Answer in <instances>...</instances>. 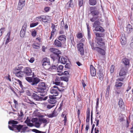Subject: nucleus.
<instances>
[{
	"mask_svg": "<svg viewBox=\"0 0 133 133\" xmlns=\"http://www.w3.org/2000/svg\"><path fill=\"white\" fill-rule=\"evenodd\" d=\"M23 68L22 66L19 65L13 69L12 70V72L13 74H15V76L17 77H22L25 74L24 71H21Z\"/></svg>",
	"mask_w": 133,
	"mask_h": 133,
	"instance_id": "nucleus-1",
	"label": "nucleus"
},
{
	"mask_svg": "<svg viewBox=\"0 0 133 133\" xmlns=\"http://www.w3.org/2000/svg\"><path fill=\"white\" fill-rule=\"evenodd\" d=\"M90 13L92 15L98 18H101L102 15L97 9L96 7L94 6L90 7Z\"/></svg>",
	"mask_w": 133,
	"mask_h": 133,
	"instance_id": "nucleus-2",
	"label": "nucleus"
},
{
	"mask_svg": "<svg viewBox=\"0 0 133 133\" xmlns=\"http://www.w3.org/2000/svg\"><path fill=\"white\" fill-rule=\"evenodd\" d=\"M125 68H122L120 70L119 74V77L117 80L122 81L125 78L127 73L126 70Z\"/></svg>",
	"mask_w": 133,
	"mask_h": 133,
	"instance_id": "nucleus-3",
	"label": "nucleus"
},
{
	"mask_svg": "<svg viewBox=\"0 0 133 133\" xmlns=\"http://www.w3.org/2000/svg\"><path fill=\"white\" fill-rule=\"evenodd\" d=\"M61 91V90H59L58 87L56 85L54 86L52 88H51L50 90L51 93V94H54L52 95L54 96H56L58 95L59 92Z\"/></svg>",
	"mask_w": 133,
	"mask_h": 133,
	"instance_id": "nucleus-4",
	"label": "nucleus"
},
{
	"mask_svg": "<svg viewBox=\"0 0 133 133\" xmlns=\"http://www.w3.org/2000/svg\"><path fill=\"white\" fill-rule=\"evenodd\" d=\"M42 65L46 69V67H50V62L49 59L45 57L43 58L42 61Z\"/></svg>",
	"mask_w": 133,
	"mask_h": 133,
	"instance_id": "nucleus-5",
	"label": "nucleus"
},
{
	"mask_svg": "<svg viewBox=\"0 0 133 133\" xmlns=\"http://www.w3.org/2000/svg\"><path fill=\"white\" fill-rule=\"evenodd\" d=\"M50 18V16H48L42 15L37 17L36 19L37 20H39L40 21H42L44 22H47L49 21Z\"/></svg>",
	"mask_w": 133,
	"mask_h": 133,
	"instance_id": "nucleus-6",
	"label": "nucleus"
},
{
	"mask_svg": "<svg viewBox=\"0 0 133 133\" xmlns=\"http://www.w3.org/2000/svg\"><path fill=\"white\" fill-rule=\"evenodd\" d=\"M98 108H96V117L95 120L96 122V126H98L99 124V120L101 119V115L99 114L101 113V111H99L97 109Z\"/></svg>",
	"mask_w": 133,
	"mask_h": 133,
	"instance_id": "nucleus-7",
	"label": "nucleus"
},
{
	"mask_svg": "<svg viewBox=\"0 0 133 133\" xmlns=\"http://www.w3.org/2000/svg\"><path fill=\"white\" fill-rule=\"evenodd\" d=\"M56 96L50 95L49 96V99L48 100L49 103L51 104H54L57 102Z\"/></svg>",
	"mask_w": 133,
	"mask_h": 133,
	"instance_id": "nucleus-8",
	"label": "nucleus"
},
{
	"mask_svg": "<svg viewBox=\"0 0 133 133\" xmlns=\"http://www.w3.org/2000/svg\"><path fill=\"white\" fill-rule=\"evenodd\" d=\"M41 96H43V95L41 94V93L37 94L34 93L32 95V97L34 100L38 101L41 100L42 99V98L40 97Z\"/></svg>",
	"mask_w": 133,
	"mask_h": 133,
	"instance_id": "nucleus-9",
	"label": "nucleus"
},
{
	"mask_svg": "<svg viewBox=\"0 0 133 133\" xmlns=\"http://www.w3.org/2000/svg\"><path fill=\"white\" fill-rule=\"evenodd\" d=\"M46 85L45 83L41 82L39 83L37 88L38 89H40L41 90H44L46 89Z\"/></svg>",
	"mask_w": 133,
	"mask_h": 133,
	"instance_id": "nucleus-10",
	"label": "nucleus"
},
{
	"mask_svg": "<svg viewBox=\"0 0 133 133\" xmlns=\"http://www.w3.org/2000/svg\"><path fill=\"white\" fill-rule=\"evenodd\" d=\"M105 48H104V49H103L98 47H96L95 49V50L97 51L98 53L102 55H104L105 54Z\"/></svg>",
	"mask_w": 133,
	"mask_h": 133,
	"instance_id": "nucleus-11",
	"label": "nucleus"
},
{
	"mask_svg": "<svg viewBox=\"0 0 133 133\" xmlns=\"http://www.w3.org/2000/svg\"><path fill=\"white\" fill-rule=\"evenodd\" d=\"M60 78L58 77H56L55 81L54 82V84L56 85H59L61 86H62L63 85V83L61 82L60 81Z\"/></svg>",
	"mask_w": 133,
	"mask_h": 133,
	"instance_id": "nucleus-12",
	"label": "nucleus"
},
{
	"mask_svg": "<svg viewBox=\"0 0 133 133\" xmlns=\"http://www.w3.org/2000/svg\"><path fill=\"white\" fill-rule=\"evenodd\" d=\"M90 70L91 75L93 76H95L96 74V70L92 65H90Z\"/></svg>",
	"mask_w": 133,
	"mask_h": 133,
	"instance_id": "nucleus-13",
	"label": "nucleus"
},
{
	"mask_svg": "<svg viewBox=\"0 0 133 133\" xmlns=\"http://www.w3.org/2000/svg\"><path fill=\"white\" fill-rule=\"evenodd\" d=\"M50 56L54 61L57 59L58 61L61 58V56L59 54H51L50 55Z\"/></svg>",
	"mask_w": 133,
	"mask_h": 133,
	"instance_id": "nucleus-14",
	"label": "nucleus"
},
{
	"mask_svg": "<svg viewBox=\"0 0 133 133\" xmlns=\"http://www.w3.org/2000/svg\"><path fill=\"white\" fill-rule=\"evenodd\" d=\"M50 51L53 52V54H61V51L58 49L55 48H51L49 49Z\"/></svg>",
	"mask_w": 133,
	"mask_h": 133,
	"instance_id": "nucleus-15",
	"label": "nucleus"
},
{
	"mask_svg": "<svg viewBox=\"0 0 133 133\" xmlns=\"http://www.w3.org/2000/svg\"><path fill=\"white\" fill-rule=\"evenodd\" d=\"M103 72V70L100 69L97 73V75L99 77V79L101 81H102L103 79L104 75Z\"/></svg>",
	"mask_w": 133,
	"mask_h": 133,
	"instance_id": "nucleus-16",
	"label": "nucleus"
},
{
	"mask_svg": "<svg viewBox=\"0 0 133 133\" xmlns=\"http://www.w3.org/2000/svg\"><path fill=\"white\" fill-rule=\"evenodd\" d=\"M62 42L59 41L58 40L56 39L54 41V44L56 47H61L62 45Z\"/></svg>",
	"mask_w": 133,
	"mask_h": 133,
	"instance_id": "nucleus-17",
	"label": "nucleus"
},
{
	"mask_svg": "<svg viewBox=\"0 0 133 133\" xmlns=\"http://www.w3.org/2000/svg\"><path fill=\"white\" fill-rule=\"evenodd\" d=\"M14 79L16 81H17L19 83V85L22 88V90L21 91H19V95H21L22 93H23L24 92V91L23 90V85L22 84V82L21 81L19 80V79H17L15 78H14Z\"/></svg>",
	"mask_w": 133,
	"mask_h": 133,
	"instance_id": "nucleus-18",
	"label": "nucleus"
},
{
	"mask_svg": "<svg viewBox=\"0 0 133 133\" xmlns=\"http://www.w3.org/2000/svg\"><path fill=\"white\" fill-rule=\"evenodd\" d=\"M40 81V79L37 77L33 78L32 83L31 84L32 85H35L38 84Z\"/></svg>",
	"mask_w": 133,
	"mask_h": 133,
	"instance_id": "nucleus-19",
	"label": "nucleus"
},
{
	"mask_svg": "<svg viewBox=\"0 0 133 133\" xmlns=\"http://www.w3.org/2000/svg\"><path fill=\"white\" fill-rule=\"evenodd\" d=\"M118 105L119 107L121 109H124L125 106L124 103L122 99H120L118 102Z\"/></svg>",
	"mask_w": 133,
	"mask_h": 133,
	"instance_id": "nucleus-20",
	"label": "nucleus"
},
{
	"mask_svg": "<svg viewBox=\"0 0 133 133\" xmlns=\"http://www.w3.org/2000/svg\"><path fill=\"white\" fill-rule=\"evenodd\" d=\"M95 33L96 35V40H101L102 38H101L103 36V34L102 33L99 34L98 32H95Z\"/></svg>",
	"mask_w": 133,
	"mask_h": 133,
	"instance_id": "nucleus-21",
	"label": "nucleus"
},
{
	"mask_svg": "<svg viewBox=\"0 0 133 133\" xmlns=\"http://www.w3.org/2000/svg\"><path fill=\"white\" fill-rule=\"evenodd\" d=\"M58 115L57 112L54 110L52 114H50L48 115V117L49 118H52L53 117L56 116Z\"/></svg>",
	"mask_w": 133,
	"mask_h": 133,
	"instance_id": "nucleus-22",
	"label": "nucleus"
},
{
	"mask_svg": "<svg viewBox=\"0 0 133 133\" xmlns=\"http://www.w3.org/2000/svg\"><path fill=\"white\" fill-rule=\"evenodd\" d=\"M25 27L24 25L23 26L22 30L20 31V35L21 37H24L25 36Z\"/></svg>",
	"mask_w": 133,
	"mask_h": 133,
	"instance_id": "nucleus-23",
	"label": "nucleus"
},
{
	"mask_svg": "<svg viewBox=\"0 0 133 133\" xmlns=\"http://www.w3.org/2000/svg\"><path fill=\"white\" fill-rule=\"evenodd\" d=\"M57 65H52L50 67H46V69L49 70L50 71L52 70L53 69H56L57 68Z\"/></svg>",
	"mask_w": 133,
	"mask_h": 133,
	"instance_id": "nucleus-24",
	"label": "nucleus"
},
{
	"mask_svg": "<svg viewBox=\"0 0 133 133\" xmlns=\"http://www.w3.org/2000/svg\"><path fill=\"white\" fill-rule=\"evenodd\" d=\"M32 71L30 68L26 67L25 68V75H31Z\"/></svg>",
	"mask_w": 133,
	"mask_h": 133,
	"instance_id": "nucleus-25",
	"label": "nucleus"
},
{
	"mask_svg": "<svg viewBox=\"0 0 133 133\" xmlns=\"http://www.w3.org/2000/svg\"><path fill=\"white\" fill-rule=\"evenodd\" d=\"M93 31H99L102 32L104 31V30L101 26H99L95 28V29H94Z\"/></svg>",
	"mask_w": 133,
	"mask_h": 133,
	"instance_id": "nucleus-26",
	"label": "nucleus"
},
{
	"mask_svg": "<svg viewBox=\"0 0 133 133\" xmlns=\"http://www.w3.org/2000/svg\"><path fill=\"white\" fill-rule=\"evenodd\" d=\"M58 39L60 41L62 42H64L66 40V36L64 35H61L59 37Z\"/></svg>",
	"mask_w": 133,
	"mask_h": 133,
	"instance_id": "nucleus-27",
	"label": "nucleus"
},
{
	"mask_svg": "<svg viewBox=\"0 0 133 133\" xmlns=\"http://www.w3.org/2000/svg\"><path fill=\"white\" fill-rule=\"evenodd\" d=\"M86 24L88 30V39H90L91 38V34L90 31V26L89 24H88V23H87Z\"/></svg>",
	"mask_w": 133,
	"mask_h": 133,
	"instance_id": "nucleus-28",
	"label": "nucleus"
},
{
	"mask_svg": "<svg viewBox=\"0 0 133 133\" xmlns=\"http://www.w3.org/2000/svg\"><path fill=\"white\" fill-rule=\"evenodd\" d=\"M122 62L126 66L129 65V59L126 58H124L123 59Z\"/></svg>",
	"mask_w": 133,
	"mask_h": 133,
	"instance_id": "nucleus-29",
	"label": "nucleus"
},
{
	"mask_svg": "<svg viewBox=\"0 0 133 133\" xmlns=\"http://www.w3.org/2000/svg\"><path fill=\"white\" fill-rule=\"evenodd\" d=\"M30 120L27 117L26 119L25 120V123L27 124V125L29 127H32L34 126L33 124L30 122Z\"/></svg>",
	"mask_w": 133,
	"mask_h": 133,
	"instance_id": "nucleus-30",
	"label": "nucleus"
},
{
	"mask_svg": "<svg viewBox=\"0 0 133 133\" xmlns=\"http://www.w3.org/2000/svg\"><path fill=\"white\" fill-rule=\"evenodd\" d=\"M121 42L123 45H125L126 43V39L125 37L122 36L120 40Z\"/></svg>",
	"mask_w": 133,
	"mask_h": 133,
	"instance_id": "nucleus-31",
	"label": "nucleus"
},
{
	"mask_svg": "<svg viewBox=\"0 0 133 133\" xmlns=\"http://www.w3.org/2000/svg\"><path fill=\"white\" fill-rule=\"evenodd\" d=\"M25 3L19 2L18 3V9L19 10H20L22 9L23 7L24 6Z\"/></svg>",
	"mask_w": 133,
	"mask_h": 133,
	"instance_id": "nucleus-32",
	"label": "nucleus"
},
{
	"mask_svg": "<svg viewBox=\"0 0 133 133\" xmlns=\"http://www.w3.org/2000/svg\"><path fill=\"white\" fill-rule=\"evenodd\" d=\"M90 112L89 110H88L87 111L86 122H89L90 120Z\"/></svg>",
	"mask_w": 133,
	"mask_h": 133,
	"instance_id": "nucleus-33",
	"label": "nucleus"
},
{
	"mask_svg": "<svg viewBox=\"0 0 133 133\" xmlns=\"http://www.w3.org/2000/svg\"><path fill=\"white\" fill-rule=\"evenodd\" d=\"M99 26H100V23L99 21H95L94 23L93 27L95 28Z\"/></svg>",
	"mask_w": 133,
	"mask_h": 133,
	"instance_id": "nucleus-34",
	"label": "nucleus"
},
{
	"mask_svg": "<svg viewBox=\"0 0 133 133\" xmlns=\"http://www.w3.org/2000/svg\"><path fill=\"white\" fill-rule=\"evenodd\" d=\"M23 125H15V128H16L18 130V131L19 132L23 127Z\"/></svg>",
	"mask_w": 133,
	"mask_h": 133,
	"instance_id": "nucleus-35",
	"label": "nucleus"
},
{
	"mask_svg": "<svg viewBox=\"0 0 133 133\" xmlns=\"http://www.w3.org/2000/svg\"><path fill=\"white\" fill-rule=\"evenodd\" d=\"M63 66L61 65H59L57 68V71L58 72H61L62 71Z\"/></svg>",
	"mask_w": 133,
	"mask_h": 133,
	"instance_id": "nucleus-36",
	"label": "nucleus"
},
{
	"mask_svg": "<svg viewBox=\"0 0 133 133\" xmlns=\"http://www.w3.org/2000/svg\"><path fill=\"white\" fill-rule=\"evenodd\" d=\"M97 43L99 45L103 46L104 45V43L103 42V39L102 38L101 40H97Z\"/></svg>",
	"mask_w": 133,
	"mask_h": 133,
	"instance_id": "nucleus-37",
	"label": "nucleus"
},
{
	"mask_svg": "<svg viewBox=\"0 0 133 133\" xmlns=\"http://www.w3.org/2000/svg\"><path fill=\"white\" fill-rule=\"evenodd\" d=\"M72 0H70L66 4V6L67 8H69L71 7L73 5Z\"/></svg>",
	"mask_w": 133,
	"mask_h": 133,
	"instance_id": "nucleus-38",
	"label": "nucleus"
},
{
	"mask_svg": "<svg viewBox=\"0 0 133 133\" xmlns=\"http://www.w3.org/2000/svg\"><path fill=\"white\" fill-rule=\"evenodd\" d=\"M61 63L65 64L67 62V59L64 57H62L61 59Z\"/></svg>",
	"mask_w": 133,
	"mask_h": 133,
	"instance_id": "nucleus-39",
	"label": "nucleus"
},
{
	"mask_svg": "<svg viewBox=\"0 0 133 133\" xmlns=\"http://www.w3.org/2000/svg\"><path fill=\"white\" fill-rule=\"evenodd\" d=\"M89 3L90 5H94L97 3L96 0H89Z\"/></svg>",
	"mask_w": 133,
	"mask_h": 133,
	"instance_id": "nucleus-40",
	"label": "nucleus"
},
{
	"mask_svg": "<svg viewBox=\"0 0 133 133\" xmlns=\"http://www.w3.org/2000/svg\"><path fill=\"white\" fill-rule=\"evenodd\" d=\"M32 79L33 77H25V79L31 84L32 83Z\"/></svg>",
	"mask_w": 133,
	"mask_h": 133,
	"instance_id": "nucleus-41",
	"label": "nucleus"
},
{
	"mask_svg": "<svg viewBox=\"0 0 133 133\" xmlns=\"http://www.w3.org/2000/svg\"><path fill=\"white\" fill-rule=\"evenodd\" d=\"M8 123L9 124H12V125L16 124L18 123L17 121L14 120H11Z\"/></svg>",
	"mask_w": 133,
	"mask_h": 133,
	"instance_id": "nucleus-42",
	"label": "nucleus"
},
{
	"mask_svg": "<svg viewBox=\"0 0 133 133\" xmlns=\"http://www.w3.org/2000/svg\"><path fill=\"white\" fill-rule=\"evenodd\" d=\"M77 49L80 52V54L81 55H84V50L83 48H81Z\"/></svg>",
	"mask_w": 133,
	"mask_h": 133,
	"instance_id": "nucleus-43",
	"label": "nucleus"
},
{
	"mask_svg": "<svg viewBox=\"0 0 133 133\" xmlns=\"http://www.w3.org/2000/svg\"><path fill=\"white\" fill-rule=\"evenodd\" d=\"M122 85V83L117 82H116L115 86L116 87H121Z\"/></svg>",
	"mask_w": 133,
	"mask_h": 133,
	"instance_id": "nucleus-44",
	"label": "nucleus"
},
{
	"mask_svg": "<svg viewBox=\"0 0 133 133\" xmlns=\"http://www.w3.org/2000/svg\"><path fill=\"white\" fill-rule=\"evenodd\" d=\"M60 79L62 81H64L66 82H67L68 81V78L65 76H62L60 77Z\"/></svg>",
	"mask_w": 133,
	"mask_h": 133,
	"instance_id": "nucleus-45",
	"label": "nucleus"
},
{
	"mask_svg": "<svg viewBox=\"0 0 133 133\" xmlns=\"http://www.w3.org/2000/svg\"><path fill=\"white\" fill-rule=\"evenodd\" d=\"M127 30H129L130 32V31H132V26L130 24H128L127 25Z\"/></svg>",
	"mask_w": 133,
	"mask_h": 133,
	"instance_id": "nucleus-46",
	"label": "nucleus"
},
{
	"mask_svg": "<svg viewBox=\"0 0 133 133\" xmlns=\"http://www.w3.org/2000/svg\"><path fill=\"white\" fill-rule=\"evenodd\" d=\"M84 44L82 43H80L77 44V49H79V48H83Z\"/></svg>",
	"mask_w": 133,
	"mask_h": 133,
	"instance_id": "nucleus-47",
	"label": "nucleus"
},
{
	"mask_svg": "<svg viewBox=\"0 0 133 133\" xmlns=\"http://www.w3.org/2000/svg\"><path fill=\"white\" fill-rule=\"evenodd\" d=\"M32 131L33 132H35L36 133H45V132H43L42 131H39L36 129H33L32 130Z\"/></svg>",
	"mask_w": 133,
	"mask_h": 133,
	"instance_id": "nucleus-48",
	"label": "nucleus"
},
{
	"mask_svg": "<svg viewBox=\"0 0 133 133\" xmlns=\"http://www.w3.org/2000/svg\"><path fill=\"white\" fill-rule=\"evenodd\" d=\"M115 66L112 65H111L110 68V71L111 73H113L114 70Z\"/></svg>",
	"mask_w": 133,
	"mask_h": 133,
	"instance_id": "nucleus-49",
	"label": "nucleus"
},
{
	"mask_svg": "<svg viewBox=\"0 0 133 133\" xmlns=\"http://www.w3.org/2000/svg\"><path fill=\"white\" fill-rule=\"evenodd\" d=\"M41 124L38 121H36L35 122V126L37 128H39L41 125Z\"/></svg>",
	"mask_w": 133,
	"mask_h": 133,
	"instance_id": "nucleus-50",
	"label": "nucleus"
},
{
	"mask_svg": "<svg viewBox=\"0 0 133 133\" xmlns=\"http://www.w3.org/2000/svg\"><path fill=\"white\" fill-rule=\"evenodd\" d=\"M38 22H37L36 23H32L30 24V26L31 28L34 27L38 24Z\"/></svg>",
	"mask_w": 133,
	"mask_h": 133,
	"instance_id": "nucleus-51",
	"label": "nucleus"
},
{
	"mask_svg": "<svg viewBox=\"0 0 133 133\" xmlns=\"http://www.w3.org/2000/svg\"><path fill=\"white\" fill-rule=\"evenodd\" d=\"M98 18V17L94 16L93 17L90 19V21L92 22H95V21H96V19Z\"/></svg>",
	"mask_w": 133,
	"mask_h": 133,
	"instance_id": "nucleus-52",
	"label": "nucleus"
},
{
	"mask_svg": "<svg viewBox=\"0 0 133 133\" xmlns=\"http://www.w3.org/2000/svg\"><path fill=\"white\" fill-rule=\"evenodd\" d=\"M51 28L52 29V31H56V29L55 28V26L53 23H51Z\"/></svg>",
	"mask_w": 133,
	"mask_h": 133,
	"instance_id": "nucleus-53",
	"label": "nucleus"
},
{
	"mask_svg": "<svg viewBox=\"0 0 133 133\" xmlns=\"http://www.w3.org/2000/svg\"><path fill=\"white\" fill-rule=\"evenodd\" d=\"M5 28H2L0 29V37L1 36L3 33Z\"/></svg>",
	"mask_w": 133,
	"mask_h": 133,
	"instance_id": "nucleus-54",
	"label": "nucleus"
},
{
	"mask_svg": "<svg viewBox=\"0 0 133 133\" xmlns=\"http://www.w3.org/2000/svg\"><path fill=\"white\" fill-rule=\"evenodd\" d=\"M99 98H98L97 99L96 108H98L99 107L98 105H99Z\"/></svg>",
	"mask_w": 133,
	"mask_h": 133,
	"instance_id": "nucleus-55",
	"label": "nucleus"
},
{
	"mask_svg": "<svg viewBox=\"0 0 133 133\" xmlns=\"http://www.w3.org/2000/svg\"><path fill=\"white\" fill-rule=\"evenodd\" d=\"M79 5L80 7L82 6L83 4V0H79Z\"/></svg>",
	"mask_w": 133,
	"mask_h": 133,
	"instance_id": "nucleus-56",
	"label": "nucleus"
},
{
	"mask_svg": "<svg viewBox=\"0 0 133 133\" xmlns=\"http://www.w3.org/2000/svg\"><path fill=\"white\" fill-rule=\"evenodd\" d=\"M77 37L78 38L80 39L83 37L82 35V33H80L78 34L77 35Z\"/></svg>",
	"mask_w": 133,
	"mask_h": 133,
	"instance_id": "nucleus-57",
	"label": "nucleus"
},
{
	"mask_svg": "<svg viewBox=\"0 0 133 133\" xmlns=\"http://www.w3.org/2000/svg\"><path fill=\"white\" fill-rule=\"evenodd\" d=\"M5 77L6 79L9 80L10 82L11 81L10 76L9 74L8 75V76H5Z\"/></svg>",
	"mask_w": 133,
	"mask_h": 133,
	"instance_id": "nucleus-58",
	"label": "nucleus"
},
{
	"mask_svg": "<svg viewBox=\"0 0 133 133\" xmlns=\"http://www.w3.org/2000/svg\"><path fill=\"white\" fill-rule=\"evenodd\" d=\"M8 128L10 130H14V128H15V125H12V127L9 125Z\"/></svg>",
	"mask_w": 133,
	"mask_h": 133,
	"instance_id": "nucleus-59",
	"label": "nucleus"
},
{
	"mask_svg": "<svg viewBox=\"0 0 133 133\" xmlns=\"http://www.w3.org/2000/svg\"><path fill=\"white\" fill-rule=\"evenodd\" d=\"M55 105H48L47 106V108L50 109L51 108L53 107Z\"/></svg>",
	"mask_w": 133,
	"mask_h": 133,
	"instance_id": "nucleus-60",
	"label": "nucleus"
},
{
	"mask_svg": "<svg viewBox=\"0 0 133 133\" xmlns=\"http://www.w3.org/2000/svg\"><path fill=\"white\" fill-rule=\"evenodd\" d=\"M32 36L34 37L36 35V32L35 30H34L32 32Z\"/></svg>",
	"mask_w": 133,
	"mask_h": 133,
	"instance_id": "nucleus-61",
	"label": "nucleus"
},
{
	"mask_svg": "<svg viewBox=\"0 0 133 133\" xmlns=\"http://www.w3.org/2000/svg\"><path fill=\"white\" fill-rule=\"evenodd\" d=\"M90 44L91 45V47L92 49L93 50H95V48H96V47H94V44L93 42H90Z\"/></svg>",
	"mask_w": 133,
	"mask_h": 133,
	"instance_id": "nucleus-62",
	"label": "nucleus"
},
{
	"mask_svg": "<svg viewBox=\"0 0 133 133\" xmlns=\"http://www.w3.org/2000/svg\"><path fill=\"white\" fill-rule=\"evenodd\" d=\"M32 46L34 48L36 49H39L40 48V46H39L36 44H33Z\"/></svg>",
	"mask_w": 133,
	"mask_h": 133,
	"instance_id": "nucleus-63",
	"label": "nucleus"
},
{
	"mask_svg": "<svg viewBox=\"0 0 133 133\" xmlns=\"http://www.w3.org/2000/svg\"><path fill=\"white\" fill-rule=\"evenodd\" d=\"M43 123H46L47 122V120L45 118H43L41 119Z\"/></svg>",
	"mask_w": 133,
	"mask_h": 133,
	"instance_id": "nucleus-64",
	"label": "nucleus"
}]
</instances>
